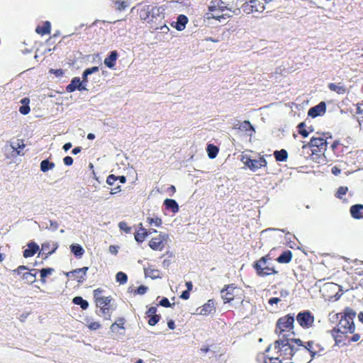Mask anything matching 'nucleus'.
I'll use <instances>...</instances> for the list:
<instances>
[{"instance_id":"1","label":"nucleus","mask_w":363,"mask_h":363,"mask_svg":"<svg viewBox=\"0 0 363 363\" xmlns=\"http://www.w3.org/2000/svg\"><path fill=\"white\" fill-rule=\"evenodd\" d=\"M294 338H281L276 340L274 347L269 346L267 352L274 349V352L283 359H291L296 347Z\"/></svg>"},{"instance_id":"2","label":"nucleus","mask_w":363,"mask_h":363,"mask_svg":"<svg viewBox=\"0 0 363 363\" xmlns=\"http://www.w3.org/2000/svg\"><path fill=\"white\" fill-rule=\"evenodd\" d=\"M356 312L352 308L350 307L345 308L342 312L335 315L336 319H338V323L336 327L343 332L354 333L355 330L354 318Z\"/></svg>"},{"instance_id":"3","label":"nucleus","mask_w":363,"mask_h":363,"mask_svg":"<svg viewBox=\"0 0 363 363\" xmlns=\"http://www.w3.org/2000/svg\"><path fill=\"white\" fill-rule=\"evenodd\" d=\"M317 136L312 137L311 141L308 143H306L302 145V150H310L312 152L311 154H309L311 157L313 155H320L324 153L327 148V142L326 140L328 137L326 135H330V133H323L321 135L316 133Z\"/></svg>"},{"instance_id":"4","label":"nucleus","mask_w":363,"mask_h":363,"mask_svg":"<svg viewBox=\"0 0 363 363\" xmlns=\"http://www.w3.org/2000/svg\"><path fill=\"white\" fill-rule=\"evenodd\" d=\"M104 290L98 288L94 291V298L96 307L99 308L100 315L106 319H110L111 315V296L102 295Z\"/></svg>"},{"instance_id":"5","label":"nucleus","mask_w":363,"mask_h":363,"mask_svg":"<svg viewBox=\"0 0 363 363\" xmlns=\"http://www.w3.org/2000/svg\"><path fill=\"white\" fill-rule=\"evenodd\" d=\"M295 318L292 314H287L280 317L276 324L275 333L279 336V338L288 337L294 329Z\"/></svg>"},{"instance_id":"6","label":"nucleus","mask_w":363,"mask_h":363,"mask_svg":"<svg viewBox=\"0 0 363 363\" xmlns=\"http://www.w3.org/2000/svg\"><path fill=\"white\" fill-rule=\"evenodd\" d=\"M242 289L234 284L225 285L220 291L221 298L224 303L236 299L242 301Z\"/></svg>"},{"instance_id":"7","label":"nucleus","mask_w":363,"mask_h":363,"mask_svg":"<svg viewBox=\"0 0 363 363\" xmlns=\"http://www.w3.org/2000/svg\"><path fill=\"white\" fill-rule=\"evenodd\" d=\"M270 259L271 258L269 255H267L254 262L252 267L258 277H264L267 276L277 274L279 273L274 267H270L267 264V261Z\"/></svg>"},{"instance_id":"8","label":"nucleus","mask_w":363,"mask_h":363,"mask_svg":"<svg viewBox=\"0 0 363 363\" xmlns=\"http://www.w3.org/2000/svg\"><path fill=\"white\" fill-rule=\"evenodd\" d=\"M297 346L295 347L291 363H309L313 359V355L300 339L295 340Z\"/></svg>"},{"instance_id":"9","label":"nucleus","mask_w":363,"mask_h":363,"mask_svg":"<svg viewBox=\"0 0 363 363\" xmlns=\"http://www.w3.org/2000/svg\"><path fill=\"white\" fill-rule=\"evenodd\" d=\"M240 160L245 166L253 172L267 165V162L264 157H260L258 160H253L247 155H241Z\"/></svg>"},{"instance_id":"10","label":"nucleus","mask_w":363,"mask_h":363,"mask_svg":"<svg viewBox=\"0 0 363 363\" xmlns=\"http://www.w3.org/2000/svg\"><path fill=\"white\" fill-rule=\"evenodd\" d=\"M242 9L247 14L259 13L264 11L265 7L263 0H250L242 6Z\"/></svg>"},{"instance_id":"11","label":"nucleus","mask_w":363,"mask_h":363,"mask_svg":"<svg viewBox=\"0 0 363 363\" xmlns=\"http://www.w3.org/2000/svg\"><path fill=\"white\" fill-rule=\"evenodd\" d=\"M147 13L152 12V23L162 24L165 18V8L164 6H157L147 5Z\"/></svg>"},{"instance_id":"12","label":"nucleus","mask_w":363,"mask_h":363,"mask_svg":"<svg viewBox=\"0 0 363 363\" xmlns=\"http://www.w3.org/2000/svg\"><path fill=\"white\" fill-rule=\"evenodd\" d=\"M296 320L302 328L308 329L313 325L314 316L311 311H303L298 313Z\"/></svg>"},{"instance_id":"13","label":"nucleus","mask_w":363,"mask_h":363,"mask_svg":"<svg viewBox=\"0 0 363 363\" xmlns=\"http://www.w3.org/2000/svg\"><path fill=\"white\" fill-rule=\"evenodd\" d=\"M168 238L167 234L160 233L158 237H155L149 241L150 247L155 251H162L165 247V241Z\"/></svg>"},{"instance_id":"14","label":"nucleus","mask_w":363,"mask_h":363,"mask_svg":"<svg viewBox=\"0 0 363 363\" xmlns=\"http://www.w3.org/2000/svg\"><path fill=\"white\" fill-rule=\"evenodd\" d=\"M157 306H151L145 313L146 317L148 318V324L151 326L157 325L162 318L161 315L157 314Z\"/></svg>"},{"instance_id":"15","label":"nucleus","mask_w":363,"mask_h":363,"mask_svg":"<svg viewBox=\"0 0 363 363\" xmlns=\"http://www.w3.org/2000/svg\"><path fill=\"white\" fill-rule=\"evenodd\" d=\"M223 11L224 10L218 8L217 6L211 4L210 6H208V11L206 13V18H213L218 21H220V19L224 18L225 15L223 13Z\"/></svg>"},{"instance_id":"16","label":"nucleus","mask_w":363,"mask_h":363,"mask_svg":"<svg viewBox=\"0 0 363 363\" xmlns=\"http://www.w3.org/2000/svg\"><path fill=\"white\" fill-rule=\"evenodd\" d=\"M330 148L336 157H342L349 152V147L339 140H335L330 145Z\"/></svg>"},{"instance_id":"17","label":"nucleus","mask_w":363,"mask_h":363,"mask_svg":"<svg viewBox=\"0 0 363 363\" xmlns=\"http://www.w3.org/2000/svg\"><path fill=\"white\" fill-rule=\"evenodd\" d=\"M88 270L87 267H84L82 268L76 269L71 272H67L66 276L67 277H70L74 280H77L78 282H82L84 280V277L86 274V272Z\"/></svg>"},{"instance_id":"18","label":"nucleus","mask_w":363,"mask_h":363,"mask_svg":"<svg viewBox=\"0 0 363 363\" xmlns=\"http://www.w3.org/2000/svg\"><path fill=\"white\" fill-rule=\"evenodd\" d=\"M325 102H319L318 105L312 106V108L308 111V116L312 117L313 118L320 116L325 113Z\"/></svg>"},{"instance_id":"19","label":"nucleus","mask_w":363,"mask_h":363,"mask_svg":"<svg viewBox=\"0 0 363 363\" xmlns=\"http://www.w3.org/2000/svg\"><path fill=\"white\" fill-rule=\"evenodd\" d=\"M86 82H83L80 80L79 77H74L71 83L68 84L66 87V90L67 92H73L76 89H78L79 91H83L86 90L85 86L83 85L84 83Z\"/></svg>"},{"instance_id":"20","label":"nucleus","mask_w":363,"mask_h":363,"mask_svg":"<svg viewBox=\"0 0 363 363\" xmlns=\"http://www.w3.org/2000/svg\"><path fill=\"white\" fill-rule=\"evenodd\" d=\"M303 345L306 350L309 351L312 355V358L315 354L323 351L324 350L323 347L315 340L308 341Z\"/></svg>"},{"instance_id":"21","label":"nucleus","mask_w":363,"mask_h":363,"mask_svg":"<svg viewBox=\"0 0 363 363\" xmlns=\"http://www.w3.org/2000/svg\"><path fill=\"white\" fill-rule=\"evenodd\" d=\"M150 235H151V231H148L147 228L143 226V223H140L138 230L135 233V240L138 243H142Z\"/></svg>"},{"instance_id":"22","label":"nucleus","mask_w":363,"mask_h":363,"mask_svg":"<svg viewBox=\"0 0 363 363\" xmlns=\"http://www.w3.org/2000/svg\"><path fill=\"white\" fill-rule=\"evenodd\" d=\"M57 247V242H45L41 245V252L48 256L54 253Z\"/></svg>"},{"instance_id":"23","label":"nucleus","mask_w":363,"mask_h":363,"mask_svg":"<svg viewBox=\"0 0 363 363\" xmlns=\"http://www.w3.org/2000/svg\"><path fill=\"white\" fill-rule=\"evenodd\" d=\"M350 212L352 218H363V204L357 203L350 206Z\"/></svg>"},{"instance_id":"24","label":"nucleus","mask_w":363,"mask_h":363,"mask_svg":"<svg viewBox=\"0 0 363 363\" xmlns=\"http://www.w3.org/2000/svg\"><path fill=\"white\" fill-rule=\"evenodd\" d=\"M349 333V332H343L340 330V328L335 327L330 330V334L333 337L335 342L337 344L340 343L344 341L345 338V335Z\"/></svg>"},{"instance_id":"25","label":"nucleus","mask_w":363,"mask_h":363,"mask_svg":"<svg viewBox=\"0 0 363 363\" xmlns=\"http://www.w3.org/2000/svg\"><path fill=\"white\" fill-rule=\"evenodd\" d=\"M213 311H215L214 302L213 300L209 299L201 306L199 313L203 315H208Z\"/></svg>"},{"instance_id":"26","label":"nucleus","mask_w":363,"mask_h":363,"mask_svg":"<svg viewBox=\"0 0 363 363\" xmlns=\"http://www.w3.org/2000/svg\"><path fill=\"white\" fill-rule=\"evenodd\" d=\"M28 248L23 251V257L26 258L33 257L38 250L39 246L34 242L28 244Z\"/></svg>"},{"instance_id":"27","label":"nucleus","mask_w":363,"mask_h":363,"mask_svg":"<svg viewBox=\"0 0 363 363\" xmlns=\"http://www.w3.org/2000/svg\"><path fill=\"white\" fill-rule=\"evenodd\" d=\"M231 1L233 0H212L211 4L224 11H230L232 9Z\"/></svg>"},{"instance_id":"28","label":"nucleus","mask_w":363,"mask_h":363,"mask_svg":"<svg viewBox=\"0 0 363 363\" xmlns=\"http://www.w3.org/2000/svg\"><path fill=\"white\" fill-rule=\"evenodd\" d=\"M188 23V18L185 15H179L177 21L174 23V25L172 23V26H174L177 30L182 31L184 30L186 25Z\"/></svg>"},{"instance_id":"29","label":"nucleus","mask_w":363,"mask_h":363,"mask_svg":"<svg viewBox=\"0 0 363 363\" xmlns=\"http://www.w3.org/2000/svg\"><path fill=\"white\" fill-rule=\"evenodd\" d=\"M328 87L330 91H335L338 94H343L347 91L346 86L341 82L337 84L330 82L328 84Z\"/></svg>"},{"instance_id":"30","label":"nucleus","mask_w":363,"mask_h":363,"mask_svg":"<svg viewBox=\"0 0 363 363\" xmlns=\"http://www.w3.org/2000/svg\"><path fill=\"white\" fill-rule=\"evenodd\" d=\"M50 31L51 24L49 21H45L43 25H39L35 28V32L40 35L50 34Z\"/></svg>"},{"instance_id":"31","label":"nucleus","mask_w":363,"mask_h":363,"mask_svg":"<svg viewBox=\"0 0 363 363\" xmlns=\"http://www.w3.org/2000/svg\"><path fill=\"white\" fill-rule=\"evenodd\" d=\"M293 253L291 250L284 252L277 259V261L280 264H289L291 262Z\"/></svg>"},{"instance_id":"32","label":"nucleus","mask_w":363,"mask_h":363,"mask_svg":"<svg viewBox=\"0 0 363 363\" xmlns=\"http://www.w3.org/2000/svg\"><path fill=\"white\" fill-rule=\"evenodd\" d=\"M164 204L167 209L171 210L173 213H177L179 211V206L174 199H167L164 200Z\"/></svg>"},{"instance_id":"33","label":"nucleus","mask_w":363,"mask_h":363,"mask_svg":"<svg viewBox=\"0 0 363 363\" xmlns=\"http://www.w3.org/2000/svg\"><path fill=\"white\" fill-rule=\"evenodd\" d=\"M147 11V5L143 6L142 8L139 10V16L140 18L142 21H147V23H152V12H150L149 13L146 12Z\"/></svg>"},{"instance_id":"34","label":"nucleus","mask_w":363,"mask_h":363,"mask_svg":"<svg viewBox=\"0 0 363 363\" xmlns=\"http://www.w3.org/2000/svg\"><path fill=\"white\" fill-rule=\"evenodd\" d=\"M22 106L19 108V112L23 115H27L30 111L29 106L30 99L28 97H25L21 100Z\"/></svg>"},{"instance_id":"35","label":"nucleus","mask_w":363,"mask_h":363,"mask_svg":"<svg viewBox=\"0 0 363 363\" xmlns=\"http://www.w3.org/2000/svg\"><path fill=\"white\" fill-rule=\"evenodd\" d=\"M274 155L276 160L278 162H285L288 159V152L284 149L275 151Z\"/></svg>"},{"instance_id":"36","label":"nucleus","mask_w":363,"mask_h":363,"mask_svg":"<svg viewBox=\"0 0 363 363\" xmlns=\"http://www.w3.org/2000/svg\"><path fill=\"white\" fill-rule=\"evenodd\" d=\"M72 303L79 305L83 310H86L89 307V303L83 299L81 296H76L72 299Z\"/></svg>"},{"instance_id":"37","label":"nucleus","mask_w":363,"mask_h":363,"mask_svg":"<svg viewBox=\"0 0 363 363\" xmlns=\"http://www.w3.org/2000/svg\"><path fill=\"white\" fill-rule=\"evenodd\" d=\"M71 252L78 257H80L83 255L84 253V250L82 248V247L79 244L72 245L70 246Z\"/></svg>"},{"instance_id":"38","label":"nucleus","mask_w":363,"mask_h":363,"mask_svg":"<svg viewBox=\"0 0 363 363\" xmlns=\"http://www.w3.org/2000/svg\"><path fill=\"white\" fill-rule=\"evenodd\" d=\"M55 164L52 162H50L48 160H44L40 162V170L43 172H46L50 169L55 167Z\"/></svg>"},{"instance_id":"39","label":"nucleus","mask_w":363,"mask_h":363,"mask_svg":"<svg viewBox=\"0 0 363 363\" xmlns=\"http://www.w3.org/2000/svg\"><path fill=\"white\" fill-rule=\"evenodd\" d=\"M130 2L128 0L115 1L116 9L118 11H123L130 6Z\"/></svg>"},{"instance_id":"40","label":"nucleus","mask_w":363,"mask_h":363,"mask_svg":"<svg viewBox=\"0 0 363 363\" xmlns=\"http://www.w3.org/2000/svg\"><path fill=\"white\" fill-rule=\"evenodd\" d=\"M147 222L150 225H154L155 227H160L162 224V219L158 216H155V217L148 216L147 218Z\"/></svg>"},{"instance_id":"41","label":"nucleus","mask_w":363,"mask_h":363,"mask_svg":"<svg viewBox=\"0 0 363 363\" xmlns=\"http://www.w3.org/2000/svg\"><path fill=\"white\" fill-rule=\"evenodd\" d=\"M208 156L210 159L215 158L218 152V148L213 145H208L206 148Z\"/></svg>"},{"instance_id":"42","label":"nucleus","mask_w":363,"mask_h":363,"mask_svg":"<svg viewBox=\"0 0 363 363\" xmlns=\"http://www.w3.org/2000/svg\"><path fill=\"white\" fill-rule=\"evenodd\" d=\"M298 133L303 136V138H307L308 137V135L310 134L311 132L313 131V130H311L310 131H308L306 129V123H301L298 127Z\"/></svg>"},{"instance_id":"43","label":"nucleus","mask_w":363,"mask_h":363,"mask_svg":"<svg viewBox=\"0 0 363 363\" xmlns=\"http://www.w3.org/2000/svg\"><path fill=\"white\" fill-rule=\"evenodd\" d=\"M146 274L151 277L153 279H157L160 277L161 272L158 269L148 268L145 271Z\"/></svg>"},{"instance_id":"44","label":"nucleus","mask_w":363,"mask_h":363,"mask_svg":"<svg viewBox=\"0 0 363 363\" xmlns=\"http://www.w3.org/2000/svg\"><path fill=\"white\" fill-rule=\"evenodd\" d=\"M116 279L120 284H125L128 281V276L125 273L119 272L116 275Z\"/></svg>"},{"instance_id":"45","label":"nucleus","mask_w":363,"mask_h":363,"mask_svg":"<svg viewBox=\"0 0 363 363\" xmlns=\"http://www.w3.org/2000/svg\"><path fill=\"white\" fill-rule=\"evenodd\" d=\"M54 269L52 268H43L42 269L40 272V280L43 283H45V278L48 275H50L52 273Z\"/></svg>"},{"instance_id":"46","label":"nucleus","mask_w":363,"mask_h":363,"mask_svg":"<svg viewBox=\"0 0 363 363\" xmlns=\"http://www.w3.org/2000/svg\"><path fill=\"white\" fill-rule=\"evenodd\" d=\"M280 358L281 357H279V355L267 357L264 359V362L265 363H284L283 359H280ZM286 363H289V362H286Z\"/></svg>"},{"instance_id":"47","label":"nucleus","mask_w":363,"mask_h":363,"mask_svg":"<svg viewBox=\"0 0 363 363\" xmlns=\"http://www.w3.org/2000/svg\"><path fill=\"white\" fill-rule=\"evenodd\" d=\"M11 148L16 151L17 154L19 155L21 150H23L25 147L23 141L22 140H18L16 144L13 143L11 145Z\"/></svg>"},{"instance_id":"48","label":"nucleus","mask_w":363,"mask_h":363,"mask_svg":"<svg viewBox=\"0 0 363 363\" xmlns=\"http://www.w3.org/2000/svg\"><path fill=\"white\" fill-rule=\"evenodd\" d=\"M348 191V188L347 186H341L336 191L335 196L338 199H342L344 195L347 194Z\"/></svg>"},{"instance_id":"49","label":"nucleus","mask_w":363,"mask_h":363,"mask_svg":"<svg viewBox=\"0 0 363 363\" xmlns=\"http://www.w3.org/2000/svg\"><path fill=\"white\" fill-rule=\"evenodd\" d=\"M98 70H99L98 67H93L91 68H88V69H85L83 72V76H82L83 82H86L87 76L94 72H97Z\"/></svg>"},{"instance_id":"50","label":"nucleus","mask_w":363,"mask_h":363,"mask_svg":"<svg viewBox=\"0 0 363 363\" xmlns=\"http://www.w3.org/2000/svg\"><path fill=\"white\" fill-rule=\"evenodd\" d=\"M104 64L109 68L113 67V51H111L108 56L105 59Z\"/></svg>"},{"instance_id":"51","label":"nucleus","mask_w":363,"mask_h":363,"mask_svg":"<svg viewBox=\"0 0 363 363\" xmlns=\"http://www.w3.org/2000/svg\"><path fill=\"white\" fill-rule=\"evenodd\" d=\"M241 128L244 130L245 131H252L255 132V129L253 126L251 125V123L249 121H244L241 123Z\"/></svg>"},{"instance_id":"52","label":"nucleus","mask_w":363,"mask_h":363,"mask_svg":"<svg viewBox=\"0 0 363 363\" xmlns=\"http://www.w3.org/2000/svg\"><path fill=\"white\" fill-rule=\"evenodd\" d=\"M118 226H119L120 229L125 233H130V232L131 230V228L130 226H128V225L126 222H120L118 223Z\"/></svg>"},{"instance_id":"53","label":"nucleus","mask_w":363,"mask_h":363,"mask_svg":"<svg viewBox=\"0 0 363 363\" xmlns=\"http://www.w3.org/2000/svg\"><path fill=\"white\" fill-rule=\"evenodd\" d=\"M125 323V320L123 318H119L115 321V325L121 329L125 328H124Z\"/></svg>"},{"instance_id":"54","label":"nucleus","mask_w":363,"mask_h":363,"mask_svg":"<svg viewBox=\"0 0 363 363\" xmlns=\"http://www.w3.org/2000/svg\"><path fill=\"white\" fill-rule=\"evenodd\" d=\"M160 305L166 308H169L172 306V304L169 301V300L167 298H163L160 301Z\"/></svg>"},{"instance_id":"55","label":"nucleus","mask_w":363,"mask_h":363,"mask_svg":"<svg viewBox=\"0 0 363 363\" xmlns=\"http://www.w3.org/2000/svg\"><path fill=\"white\" fill-rule=\"evenodd\" d=\"M147 291V287L145 286H140L137 290L135 291V294L143 295L145 294Z\"/></svg>"},{"instance_id":"56","label":"nucleus","mask_w":363,"mask_h":363,"mask_svg":"<svg viewBox=\"0 0 363 363\" xmlns=\"http://www.w3.org/2000/svg\"><path fill=\"white\" fill-rule=\"evenodd\" d=\"M28 270V268L26 266L21 265L17 267V269L13 270L14 273H17L18 274H23L24 272L23 271Z\"/></svg>"},{"instance_id":"57","label":"nucleus","mask_w":363,"mask_h":363,"mask_svg":"<svg viewBox=\"0 0 363 363\" xmlns=\"http://www.w3.org/2000/svg\"><path fill=\"white\" fill-rule=\"evenodd\" d=\"M31 277L32 280L30 281L32 283L35 281V274H33L30 272H25L23 274V279H29V278Z\"/></svg>"},{"instance_id":"58","label":"nucleus","mask_w":363,"mask_h":363,"mask_svg":"<svg viewBox=\"0 0 363 363\" xmlns=\"http://www.w3.org/2000/svg\"><path fill=\"white\" fill-rule=\"evenodd\" d=\"M100 324L98 322H91L88 325V328L91 330H96L100 328Z\"/></svg>"},{"instance_id":"59","label":"nucleus","mask_w":363,"mask_h":363,"mask_svg":"<svg viewBox=\"0 0 363 363\" xmlns=\"http://www.w3.org/2000/svg\"><path fill=\"white\" fill-rule=\"evenodd\" d=\"M64 164L67 166H70L73 164V159L70 156H66L63 159Z\"/></svg>"},{"instance_id":"60","label":"nucleus","mask_w":363,"mask_h":363,"mask_svg":"<svg viewBox=\"0 0 363 363\" xmlns=\"http://www.w3.org/2000/svg\"><path fill=\"white\" fill-rule=\"evenodd\" d=\"M363 106V100L356 105V114H363V109L362 106Z\"/></svg>"},{"instance_id":"61","label":"nucleus","mask_w":363,"mask_h":363,"mask_svg":"<svg viewBox=\"0 0 363 363\" xmlns=\"http://www.w3.org/2000/svg\"><path fill=\"white\" fill-rule=\"evenodd\" d=\"M280 301H281V299L279 298L273 297V298H269L268 303H269V304L272 306L274 304H277V303H279Z\"/></svg>"},{"instance_id":"62","label":"nucleus","mask_w":363,"mask_h":363,"mask_svg":"<svg viewBox=\"0 0 363 363\" xmlns=\"http://www.w3.org/2000/svg\"><path fill=\"white\" fill-rule=\"evenodd\" d=\"M359 338H360V335L358 333H354L352 335L350 340L352 342H357L359 340Z\"/></svg>"},{"instance_id":"63","label":"nucleus","mask_w":363,"mask_h":363,"mask_svg":"<svg viewBox=\"0 0 363 363\" xmlns=\"http://www.w3.org/2000/svg\"><path fill=\"white\" fill-rule=\"evenodd\" d=\"M180 298H182L184 300L188 299L189 298V293L188 290H186L184 292H182V296H180Z\"/></svg>"},{"instance_id":"64","label":"nucleus","mask_w":363,"mask_h":363,"mask_svg":"<svg viewBox=\"0 0 363 363\" xmlns=\"http://www.w3.org/2000/svg\"><path fill=\"white\" fill-rule=\"evenodd\" d=\"M107 184L109 185L113 184V174H110L106 179Z\"/></svg>"}]
</instances>
